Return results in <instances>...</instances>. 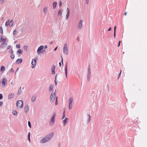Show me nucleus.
Listing matches in <instances>:
<instances>
[{
  "label": "nucleus",
  "mask_w": 147,
  "mask_h": 147,
  "mask_svg": "<svg viewBox=\"0 0 147 147\" xmlns=\"http://www.w3.org/2000/svg\"><path fill=\"white\" fill-rule=\"evenodd\" d=\"M53 134L51 133L45 136L40 140V142L44 143L50 141L52 138Z\"/></svg>",
  "instance_id": "f257e3e1"
},
{
  "label": "nucleus",
  "mask_w": 147,
  "mask_h": 147,
  "mask_svg": "<svg viewBox=\"0 0 147 147\" xmlns=\"http://www.w3.org/2000/svg\"><path fill=\"white\" fill-rule=\"evenodd\" d=\"M16 106L18 108H22L23 107V101L21 100L18 101L16 102Z\"/></svg>",
  "instance_id": "f03ea898"
},
{
  "label": "nucleus",
  "mask_w": 147,
  "mask_h": 147,
  "mask_svg": "<svg viewBox=\"0 0 147 147\" xmlns=\"http://www.w3.org/2000/svg\"><path fill=\"white\" fill-rule=\"evenodd\" d=\"M53 91L52 92V93L50 95V101L52 102H53L55 99V94L56 93V90L54 92H53Z\"/></svg>",
  "instance_id": "7ed1b4c3"
},
{
  "label": "nucleus",
  "mask_w": 147,
  "mask_h": 147,
  "mask_svg": "<svg viewBox=\"0 0 147 147\" xmlns=\"http://www.w3.org/2000/svg\"><path fill=\"white\" fill-rule=\"evenodd\" d=\"M63 49V53L65 55H67L68 54V49L67 44L66 43L64 44Z\"/></svg>",
  "instance_id": "20e7f679"
},
{
  "label": "nucleus",
  "mask_w": 147,
  "mask_h": 147,
  "mask_svg": "<svg viewBox=\"0 0 147 147\" xmlns=\"http://www.w3.org/2000/svg\"><path fill=\"white\" fill-rule=\"evenodd\" d=\"M56 113H54L53 114V115L52 116V117L50 121V123L51 125H52L54 123L55 117L56 116Z\"/></svg>",
  "instance_id": "39448f33"
},
{
  "label": "nucleus",
  "mask_w": 147,
  "mask_h": 147,
  "mask_svg": "<svg viewBox=\"0 0 147 147\" xmlns=\"http://www.w3.org/2000/svg\"><path fill=\"white\" fill-rule=\"evenodd\" d=\"M90 65H89L88 68V71L87 74V80L89 81L90 80Z\"/></svg>",
  "instance_id": "423d86ee"
},
{
  "label": "nucleus",
  "mask_w": 147,
  "mask_h": 147,
  "mask_svg": "<svg viewBox=\"0 0 147 147\" xmlns=\"http://www.w3.org/2000/svg\"><path fill=\"white\" fill-rule=\"evenodd\" d=\"M36 63V59H33L32 60L31 64L32 65V68H33L35 66Z\"/></svg>",
  "instance_id": "0eeeda50"
},
{
  "label": "nucleus",
  "mask_w": 147,
  "mask_h": 147,
  "mask_svg": "<svg viewBox=\"0 0 147 147\" xmlns=\"http://www.w3.org/2000/svg\"><path fill=\"white\" fill-rule=\"evenodd\" d=\"M83 20H81L78 24V28L79 29H81L82 27V23Z\"/></svg>",
  "instance_id": "6e6552de"
},
{
  "label": "nucleus",
  "mask_w": 147,
  "mask_h": 147,
  "mask_svg": "<svg viewBox=\"0 0 147 147\" xmlns=\"http://www.w3.org/2000/svg\"><path fill=\"white\" fill-rule=\"evenodd\" d=\"M44 47V46H43L41 45L38 48L37 50V52L39 54L41 53V51L43 49Z\"/></svg>",
  "instance_id": "1a4fd4ad"
},
{
  "label": "nucleus",
  "mask_w": 147,
  "mask_h": 147,
  "mask_svg": "<svg viewBox=\"0 0 147 147\" xmlns=\"http://www.w3.org/2000/svg\"><path fill=\"white\" fill-rule=\"evenodd\" d=\"M14 96V93H10L9 94L8 98L9 99H10L12 98Z\"/></svg>",
  "instance_id": "9d476101"
},
{
  "label": "nucleus",
  "mask_w": 147,
  "mask_h": 147,
  "mask_svg": "<svg viewBox=\"0 0 147 147\" xmlns=\"http://www.w3.org/2000/svg\"><path fill=\"white\" fill-rule=\"evenodd\" d=\"M65 71L66 77V78H67V63H66L65 65Z\"/></svg>",
  "instance_id": "9b49d317"
},
{
  "label": "nucleus",
  "mask_w": 147,
  "mask_h": 147,
  "mask_svg": "<svg viewBox=\"0 0 147 147\" xmlns=\"http://www.w3.org/2000/svg\"><path fill=\"white\" fill-rule=\"evenodd\" d=\"M67 13L66 15V19H67L69 18V10L68 8H67Z\"/></svg>",
  "instance_id": "f8f14e48"
},
{
  "label": "nucleus",
  "mask_w": 147,
  "mask_h": 147,
  "mask_svg": "<svg viewBox=\"0 0 147 147\" xmlns=\"http://www.w3.org/2000/svg\"><path fill=\"white\" fill-rule=\"evenodd\" d=\"M24 111L26 113H27V112L29 110V107L28 105H26L24 107Z\"/></svg>",
  "instance_id": "ddd939ff"
},
{
  "label": "nucleus",
  "mask_w": 147,
  "mask_h": 147,
  "mask_svg": "<svg viewBox=\"0 0 147 147\" xmlns=\"http://www.w3.org/2000/svg\"><path fill=\"white\" fill-rule=\"evenodd\" d=\"M7 82V80L6 78H3L2 81V84L3 85H5Z\"/></svg>",
  "instance_id": "4468645a"
},
{
  "label": "nucleus",
  "mask_w": 147,
  "mask_h": 147,
  "mask_svg": "<svg viewBox=\"0 0 147 147\" xmlns=\"http://www.w3.org/2000/svg\"><path fill=\"white\" fill-rule=\"evenodd\" d=\"M1 48H4L7 46V44L5 42H3L1 44Z\"/></svg>",
  "instance_id": "2eb2a0df"
},
{
  "label": "nucleus",
  "mask_w": 147,
  "mask_h": 147,
  "mask_svg": "<svg viewBox=\"0 0 147 147\" xmlns=\"http://www.w3.org/2000/svg\"><path fill=\"white\" fill-rule=\"evenodd\" d=\"M22 60L21 58H20L18 59L16 61V63H17L20 64L22 63Z\"/></svg>",
  "instance_id": "dca6fc26"
},
{
  "label": "nucleus",
  "mask_w": 147,
  "mask_h": 147,
  "mask_svg": "<svg viewBox=\"0 0 147 147\" xmlns=\"http://www.w3.org/2000/svg\"><path fill=\"white\" fill-rule=\"evenodd\" d=\"M6 41V39L4 38L3 36H1L0 42H5Z\"/></svg>",
  "instance_id": "f3484780"
},
{
  "label": "nucleus",
  "mask_w": 147,
  "mask_h": 147,
  "mask_svg": "<svg viewBox=\"0 0 147 147\" xmlns=\"http://www.w3.org/2000/svg\"><path fill=\"white\" fill-rule=\"evenodd\" d=\"M23 52V50L22 49H19L17 51V53L21 55Z\"/></svg>",
  "instance_id": "a211bd4d"
},
{
  "label": "nucleus",
  "mask_w": 147,
  "mask_h": 147,
  "mask_svg": "<svg viewBox=\"0 0 147 147\" xmlns=\"http://www.w3.org/2000/svg\"><path fill=\"white\" fill-rule=\"evenodd\" d=\"M36 98V95H34L31 98V101L32 102H34L35 101Z\"/></svg>",
  "instance_id": "6ab92c4d"
},
{
  "label": "nucleus",
  "mask_w": 147,
  "mask_h": 147,
  "mask_svg": "<svg viewBox=\"0 0 147 147\" xmlns=\"http://www.w3.org/2000/svg\"><path fill=\"white\" fill-rule=\"evenodd\" d=\"M73 98L72 97H71L69 100V105H72V102H73Z\"/></svg>",
  "instance_id": "aec40b11"
},
{
  "label": "nucleus",
  "mask_w": 147,
  "mask_h": 147,
  "mask_svg": "<svg viewBox=\"0 0 147 147\" xmlns=\"http://www.w3.org/2000/svg\"><path fill=\"white\" fill-rule=\"evenodd\" d=\"M5 68L4 66H2L1 68V72H3L5 71Z\"/></svg>",
  "instance_id": "412c9836"
},
{
  "label": "nucleus",
  "mask_w": 147,
  "mask_h": 147,
  "mask_svg": "<svg viewBox=\"0 0 147 147\" xmlns=\"http://www.w3.org/2000/svg\"><path fill=\"white\" fill-rule=\"evenodd\" d=\"M116 26H115L114 27V37L115 38L116 36Z\"/></svg>",
  "instance_id": "4be33fe9"
},
{
  "label": "nucleus",
  "mask_w": 147,
  "mask_h": 147,
  "mask_svg": "<svg viewBox=\"0 0 147 147\" xmlns=\"http://www.w3.org/2000/svg\"><path fill=\"white\" fill-rule=\"evenodd\" d=\"M57 5V3L56 2H54L53 3V9H55L56 7V5Z\"/></svg>",
  "instance_id": "5701e85b"
},
{
  "label": "nucleus",
  "mask_w": 147,
  "mask_h": 147,
  "mask_svg": "<svg viewBox=\"0 0 147 147\" xmlns=\"http://www.w3.org/2000/svg\"><path fill=\"white\" fill-rule=\"evenodd\" d=\"M53 88V86L52 84H50V85L49 88V91H51Z\"/></svg>",
  "instance_id": "b1692460"
},
{
  "label": "nucleus",
  "mask_w": 147,
  "mask_h": 147,
  "mask_svg": "<svg viewBox=\"0 0 147 147\" xmlns=\"http://www.w3.org/2000/svg\"><path fill=\"white\" fill-rule=\"evenodd\" d=\"M62 14V11L61 9H59V10L58 12V16H61Z\"/></svg>",
  "instance_id": "393cba45"
},
{
  "label": "nucleus",
  "mask_w": 147,
  "mask_h": 147,
  "mask_svg": "<svg viewBox=\"0 0 147 147\" xmlns=\"http://www.w3.org/2000/svg\"><path fill=\"white\" fill-rule=\"evenodd\" d=\"M9 25L10 26H12L13 24V20H11L9 22Z\"/></svg>",
  "instance_id": "a878e982"
},
{
  "label": "nucleus",
  "mask_w": 147,
  "mask_h": 147,
  "mask_svg": "<svg viewBox=\"0 0 147 147\" xmlns=\"http://www.w3.org/2000/svg\"><path fill=\"white\" fill-rule=\"evenodd\" d=\"M68 119V118H66L63 120V122L64 123V125H65V124H66V122L67 121Z\"/></svg>",
  "instance_id": "bb28decb"
},
{
  "label": "nucleus",
  "mask_w": 147,
  "mask_h": 147,
  "mask_svg": "<svg viewBox=\"0 0 147 147\" xmlns=\"http://www.w3.org/2000/svg\"><path fill=\"white\" fill-rule=\"evenodd\" d=\"M28 140L30 142V132H29L28 133Z\"/></svg>",
  "instance_id": "cd10ccee"
},
{
  "label": "nucleus",
  "mask_w": 147,
  "mask_h": 147,
  "mask_svg": "<svg viewBox=\"0 0 147 147\" xmlns=\"http://www.w3.org/2000/svg\"><path fill=\"white\" fill-rule=\"evenodd\" d=\"M12 113L14 115H16L17 114V112L16 110H13L12 111Z\"/></svg>",
  "instance_id": "c85d7f7f"
},
{
  "label": "nucleus",
  "mask_w": 147,
  "mask_h": 147,
  "mask_svg": "<svg viewBox=\"0 0 147 147\" xmlns=\"http://www.w3.org/2000/svg\"><path fill=\"white\" fill-rule=\"evenodd\" d=\"M47 7H45L44 9V12L45 13L47 12Z\"/></svg>",
  "instance_id": "c756f323"
},
{
  "label": "nucleus",
  "mask_w": 147,
  "mask_h": 147,
  "mask_svg": "<svg viewBox=\"0 0 147 147\" xmlns=\"http://www.w3.org/2000/svg\"><path fill=\"white\" fill-rule=\"evenodd\" d=\"M22 92V90H18V92L17 93V95H19Z\"/></svg>",
  "instance_id": "7c9ffc66"
},
{
  "label": "nucleus",
  "mask_w": 147,
  "mask_h": 147,
  "mask_svg": "<svg viewBox=\"0 0 147 147\" xmlns=\"http://www.w3.org/2000/svg\"><path fill=\"white\" fill-rule=\"evenodd\" d=\"M0 33L2 34L3 33V29L2 27H0Z\"/></svg>",
  "instance_id": "2f4dec72"
},
{
  "label": "nucleus",
  "mask_w": 147,
  "mask_h": 147,
  "mask_svg": "<svg viewBox=\"0 0 147 147\" xmlns=\"http://www.w3.org/2000/svg\"><path fill=\"white\" fill-rule=\"evenodd\" d=\"M9 20L8 21H7L6 23H5V25L6 26H8L9 25Z\"/></svg>",
  "instance_id": "473e14b6"
},
{
  "label": "nucleus",
  "mask_w": 147,
  "mask_h": 147,
  "mask_svg": "<svg viewBox=\"0 0 147 147\" xmlns=\"http://www.w3.org/2000/svg\"><path fill=\"white\" fill-rule=\"evenodd\" d=\"M15 55L13 54H12L11 55L10 57L11 59H13L14 58Z\"/></svg>",
  "instance_id": "72a5a7b5"
},
{
  "label": "nucleus",
  "mask_w": 147,
  "mask_h": 147,
  "mask_svg": "<svg viewBox=\"0 0 147 147\" xmlns=\"http://www.w3.org/2000/svg\"><path fill=\"white\" fill-rule=\"evenodd\" d=\"M65 110H64V112L63 113V116H62V119H63L65 117Z\"/></svg>",
  "instance_id": "f704fd0d"
},
{
  "label": "nucleus",
  "mask_w": 147,
  "mask_h": 147,
  "mask_svg": "<svg viewBox=\"0 0 147 147\" xmlns=\"http://www.w3.org/2000/svg\"><path fill=\"white\" fill-rule=\"evenodd\" d=\"M90 119H91L90 116V115H88V122L90 121Z\"/></svg>",
  "instance_id": "c9c22d12"
},
{
  "label": "nucleus",
  "mask_w": 147,
  "mask_h": 147,
  "mask_svg": "<svg viewBox=\"0 0 147 147\" xmlns=\"http://www.w3.org/2000/svg\"><path fill=\"white\" fill-rule=\"evenodd\" d=\"M28 125L29 127H30L31 128V124L30 122L29 121H28Z\"/></svg>",
  "instance_id": "e433bc0d"
},
{
  "label": "nucleus",
  "mask_w": 147,
  "mask_h": 147,
  "mask_svg": "<svg viewBox=\"0 0 147 147\" xmlns=\"http://www.w3.org/2000/svg\"><path fill=\"white\" fill-rule=\"evenodd\" d=\"M28 46H24V49L26 50V51H27Z\"/></svg>",
  "instance_id": "4c0bfd02"
},
{
  "label": "nucleus",
  "mask_w": 147,
  "mask_h": 147,
  "mask_svg": "<svg viewBox=\"0 0 147 147\" xmlns=\"http://www.w3.org/2000/svg\"><path fill=\"white\" fill-rule=\"evenodd\" d=\"M16 47L18 49L20 48V45L19 44H18L16 45Z\"/></svg>",
  "instance_id": "58836bf2"
},
{
  "label": "nucleus",
  "mask_w": 147,
  "mask_h": 147,
  "mask_svg": "<svg viewBox=\"0 0 147 147\" xmlns=\"http://www.w3.org/2000/svg\"><path fill=\"white\" fill-rule=\"evenodd\" d=\"M9 52L10 53H13V51L12 49H11L9 50Z\"/></svg>",
  "instance_id": "ea45409f"
},
{
  "label": "nucleus",
  "mask_w": 147,
  "mask_h": 147,
  "mask_svg": "<svg viewBox=\"0 0 147 147\" xmlns=\"http://www.w3.org/2000/svg\"><path fill=\"white\" fill-rule=\"evenodd\" d=\"M121 70L120 71V72L119 74V75L118 76V78L119 79L120 77V76H121Z\"/></svg>",
  "instance_id": "a19ab883"
},
{
  "label": "nucleus",
  "mask_w": 147,
  "mask_h": 147,
  "mask_svg": "<svg viewBox=\"0 0 147 147\" xmlns=\"http://www.w3.org/2000/svg\"><path fill=\"white\" fill-rule=\"evenodd\" d=\"M16 34H17V30H14L13 32V35H16Z\"/></svg>",
  "instance_id": "79ce46f5"
},
{
  "label": "nucleus",
  "mask_w": 147,
  "mask_h": 147,
  "mask_svg": "<svg viewBox=\"0 0 147 147\" xmlns=\"http://www.w3.org/2000/svg\"><path fill=\"white\" fill-rule=\"evenodd\" d=\"M57 76V75H56V76H55V85H56L57 84V82L56 81V78Z\"/></svg>",
  "instance_id": "37998d69"
},
{
  "label": "nucleus",
  "mask_w": 147,
  "mask_h": 147,
  "mask_svg": "<svg viewBox=\"0 0 147 147\" xmlns=\"http://www.w3.org/2000/svg\"><path fill=\"white\" fill-rule=\"evenodd\" d=\"M5 0H0L1 3L2 4H3Z\"/></svg>",
  "instance_id": "c03bdc74"
},
{
  "label": "nucleus",
  "mask_w": 147,
  "mask_h": 147,
  "mask_svg": "<svg viewBox=\"0 0 147 147\" xmlns=\"http://www.w3.org/2000/svg\"><path fill=\"white\" fill-rule=\"evenodd\" d=\"M3 96L1 94H0V100H1L3 98Z\"/></svg>",
  "instance_id": "a18cd8bd"
},
{
  "label": "nucleus",
  "mask_w": 147,
  "mask_h": 147,
  "mask_svg": "<svg viewBox=\"0 0 147 147\" xmlns=\"http://www.w3.org/2000/svg\"><path fill=\"white\" fill-rule=\"evenodd\" d=\"M52 72L53 74H55V69H52Z\"/></svg>",
  "instance_id": "49530a36"
},
{
  "label": "nucleus",
  "mask_w": 147,
  "mask_h": 147,
  "mask_svg": "<svg viewBox=\"0 0 147 147\" xmlns=\"http://www.w3.org/2000/svg\"><path fill=\"white\" fill-rule=\"evenodd\" d=\"M71 105H69V109H70L72 108V106H71Z\"/></svg>",
  "instance_id": "de8ad7c7"
},
{
  "label": "nucleus",
  "mask_w": 147,
  "mask_h": 147,
  "mask_svg": "<svg viewBox=\"0 0 147 147\" xmlns=\"http://www.w3.org/2000/svg\"><path fill=\"white\" fill-rule=\"evenodd\" d=\"M55 104L56 105H57L58 104L57 100H55Z\"/></svg>",
  "instance_id": "09e8293b"
},
{
  "label": "nucleus",
  "mask_w": 147,
  "mask_h": 147,
  "mask_svg": "<svg viewBox=\"0 0 147 147\" xmlns=\"http://www.w3.org/2000/svg\"><path fill=\"white\" fill-rule=\"evenodd\" d=\"M62 2H61V1H60L59 2V6H61V5H62Z\"/></svg>",
  "instance_id": "8fccbe9b"
},
{
  "label": "nucleus",
  "mask_w": 147,
  "mask_h": 147,
  "mask_svg": "<svg viewBox=\"0 0 147 147\" xmlns=\"http://www.w3.org/2000/svg\"><path fill=\"white\" fill-rule=\"evenodd\" d=\"M11 47V45H9L8 46V47H7V49H9Z\"/></svg>",
  "instance_id": "3c124183"
},
{
  "label": "nucleus",
  "mask_w": 147,
  "mask_h": 147,
  "mask_svg": "<svg viewBox=\"0 0 147 147\" xmlns=\"http://www.w3.org/2000/svg\"><path fill=\"white\" fill-rule=\"evenodd\" d=\"M89 0H86V3L88 4L89 3Z\"/></svg>",
  "instance_id": "603ef678"
},
{
  "label": "nucleus",
  "mask_w": 147,
  "mask_h": 147,
  "mask_svg": "<svg viewBox=\"0 0 147 147\" xmlns=\"http://www.w3.org/2000/svg\"><path fill=\"white\" fill-rule=\"evenodd\" d=\"M55 65H53V68H52V69H55Z\"/></svg>",
  "instance_id": "864d4df0"
},
{
  "label": "nucleus",
  "mask_w": 147,
  "mask_h": 147,
  "mask_svg": "<svg viewBox=\"0 0 147 147\" xmlns=\"http://www.w3.org/2000/svg\"><path fill=\"white\" fill-rule=\"evenodd\" d=\"M120 43H121V41H119V42H118V47L120 46Z\"/></svg>",
  "instance_id": "5fc2aeb1"
},
{
  "label": "nucleus",
  "mask_w": 147,
  "mask_h": 147,
  "mask_svg": "<svg viewBox=\"0 0 147 147\" xmlns=\"http://www.w3.org/2000/svg\"><path fill=\"white\" fill-rule=\"evenodd\" d=\"M61 62L62 63V64L63 65V59L62 57H61Z\"/></svg>",
  "instance_id": "6e6d98bb"
},
{
  "label": "nucleus",
  "mask_w": 147,
  "mask_h": 147,
  "mask_svg": "<svg viewBox=\"0 0 147 147\" xmlns=\"http://www.w3.org/2000/svg\"><path fill=\"white\" fill-rule=\"evenodd\" d=\"M3 102H0V107H1L2 105L3 104Z\"/></svg>",
  "instance_id": "4d7b16f0"
},
{
  "label": "nucleus",
  "mask_w": 147,
  "mask_h": 147,
  "mask_svg": "<svg viewBox=\"0 0 147 147\" xmlns=\"http://www.w3.org/2000/svg\"><path fill=\"white\" fill-rule=\"evenodd\" d=\"M47 48V45H45L44 47L45 49H46Z\"/></svg>",
  "instance_id": "13d9d810"
},
{
  "label": "nucleus",
  "mask_w": 147,
  "mask_h": 147,
  "mask_svg": "<svg viewBox=\"0 0 147 147\" xmlns=\"http://www.w3.org/2000/svg\"><path fill=\"white\" fill-rule=\"evenodd\" d=\"M111 27H110L109 29H108V31H110L111 30Z\"/></svg>",
  "instance_id": "bf43d9fd"
},
{
  "label": "nucleus",
  "mask_w": 147,
  "mask_h": 147,
  "mask_svg": "<svg viewBox=\"0 0 147 147\" xmlns=\"http://www.w3.org/2000/svg\"><path fill=\"white\" fill-rule=\"evenodd\" d=\"M57 47H56L55 48V49H54V51H55L57 49Z\"/></svg>",
  "instance_id": "052dcab7"
},
{
  "label": "nucleus",
  "mask_w": 147,
  "mask_h": 147,
  "mask_svg": "<svg viewBox=\"0 0 147 147\" xmlns=\"http://www.w3.org/2000/svg\"><path fill=\"white\" fill-rule=\"evenodd\" d=\"M59 65L60 66H61V63L60 62H59Z\"/></svg>",
  "instance_id": "680f3d73"
},
{
  "label": "nucleus",
  "mask_w": 147,
  "mask_h": 147,
  "mask_svg": "<svg viewBox=\"0 0 147 147\" xmlns=\"http://www.w3.org/2000/svg\"><path fill=\"white\" fill-rule=\"evenodd\" d=\"M11 71H12V72H13V71H13V69H11Z\"/></svg>",
  "instance_id": "e2e57ef3"
},
{
  "label": "nucleus",
  "mask_w": 147,
  "mask_h": 147,
  "mask_svg": "<svg viewBox=\"0 0 147 147\" xmlns=\"http://www.w3.org/2000/svg\"><path fill=\"white\" fill-rule=\"evenodd\" d=\"M58 147H60V143H59V144H58Z\"/></svg>",
  "instance_id": "0e129e2a"
},
{
  "label": "nucleus",
  "mask_w": 147,
  "mask_h": 147,
  "mask_svg": "<svg viewBox=\"0 0 147 147\" xmlns=\"http://www.w3.org/2000/svg\"><path fill=\"white\" fill-rule=\"evenodd\" d=\"M4 17H2L1 18V20H4Z\"/></svg>",
  "instance_id": "69168bd1"
},
{
  "label": "nucleus",
  "mask_w": 147,
  "mask_h": 147,
  "mask_svg": "<svg viewBox=\"0 0 147 147\" xmlns=\"http://www.w3.org/2000/svg\"><path fill=\"white\" fill-rule=\"evenodd\" d=\"M127 12H125V13H124V15L126 16V14H127Z\"/></svg>",
  "instance_id": "338daca9"
},
{
  "label": "nucleus",
  "mask_w": 147,
  "mask_h": 147,
  "mask_svg": "<svg viewBox=\"0 0 147 147\" xmlns=\"http://www.w3.org/2000/svg\"><path fill=\"white\" fill-rule=\"evenodd\" d=\"M25 88V87L24 86H23L22 87V89H23V90H24Z\"/></svg>",
  "instance_id": "774afa93"
}]
</instances>
